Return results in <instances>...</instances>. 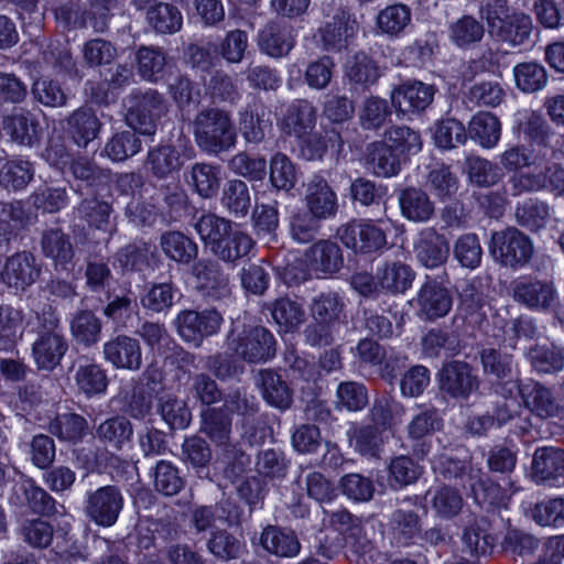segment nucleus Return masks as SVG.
Returning a JSON list of instances; mask_svg holds the SVG:
<instances>
[{
    "label": "nucleus",
    "instance_id": "1",
    "mask_svg": "<svg viewBox=\"0 0 564 564\" xmlns=\"http://www.w3.org/2000/svg\"><path fill=\"white\" fill-rule=\"evenodd\" d=\"M191 127L197 147L208 154L226 152L236 144V128L225 110L204 108L195 115Z\"/></svg>",
    "mask_w": 564,
    "mask_h": 564
},
{
    "label": "nucleus",
    "instance_id": "2",
    "mask_svg": "<svg viewBox=\"0 0 564 564\" xmlns=\"http://www.w3.org/2000/svg\"><path fill=\"white\" fill-rule=\"evenodd\" d=\"M226 345L236 357L250 364L267 361L275 355V339L270 330L240 321L232 323Z\"/></svg>",
    "mask_w": 564,
    "mask_h": 564
},
{
    "label": "nucleus",
    "instance_id": "3",
    "mask_svg": "<svg viewBox=\"0 0 564 564\" xmlns=\"http://www.w3.org/2000/svg\"><path fill=\"white\" fill-rule=\"evenodd\" d=\"M35 324L37 337L32 344V356L39 369L53 370L66 354L67 341L51 307L35 315Z\"/></svg>",
    "mask_w": 564,
    "mask_h": 564
},
{
    "label": "nucleus",
    "instance_id": "4",
    "mask_svg": "<svg viewBox=\"0 0 564 564\" xmlns=\"http://www.w3.org/2000/svg\"><path fill=\"white\" fill-rule=\"evenodd\" d=\"M489 252L498 264L517 270L531 261L534 247L529 236L508 227L491 234Z\"/></svg>",
    "mask_w": 564,
    "mask_h": 564
},
{
    "label": "nucleus",
    "instance_id": "5",
    "mask_svg": "<svg viewBox=\"0 0 564 564\" xmlns=\"http://www.w3.org/2000/svg\"><path fill=\"white\" fill-rule=\"evenodd\" d=\"M128 124L142 134L155 132V121L164 112L165 105L161 94L149 89L133 90L124 100Z\"/></svg>",
    "mask_w": 564,
    "mask_h": 564
},
{
    "label": "nucleus",
    "instance_id": "6",
    "mask_svg": "<svg viewBox=\"0 0 564 564\" xmlns=\"http://www.w3.org/2000/svg\"><path fill=\"white\" fill-rule=\"evenodd\" d=\"M517 389L523 405L540 419L556 417L562 414L563 406L550 388L539 381L529 379L524 382L507 381L502 384V393L511 395Z\"/></svg>",
    "mask_w": 564,
    "mask_h": 564
},
{
    "label": "nucleus",
    "instance_id": "7",
    "mask_svg": "<svg viewBox=\"0 0 564 564\" xmlns=\"http://www.w3.org/2000/svg\"><path fill=\"white\" fill-rule=\"evenodd\" d=\"M221 323L223 317L216 310H186L180 312L175 319L178 335L195 347H199L205 337L218 333Z\"/></svg>",
    "mask_w": 564,
    "mask_h": 564
},
{
    "label": "nucleus",
    "instance_id": "8",
    "mask_svg": "<svg viewBox=\"0 0 564 564\" xmlns=\"http://www.w3.org/2000/svg\"><path fill=\"white\" fill-rule=\"evenodd\" d=\"M511 294L516 302L530 308L547 311L557 301L553 282L532 276H522L511 283Z\"/></svg>",
    "mask_w": 564,
    "mask_h": 564
},
{
    "label": "nucleus",
    "instance_id": "9",
    "mask_svg": "<svg viewBox=\"0 0 564 564\" xmlns=\"http://www.w3.org/2000/svg\"><path fill=\"white\" fill-rule=\"evenodd\" d=\"M341 243L360 253H371L386 243V234L370 221L352 220L341 225L337 230Z\"/></svg>",
    "mask_w": 564,
    "mask_h": 564
},
{
    "label": "nucleus",
    "instance_id": "10",
    "mask_svg": "<svg viewBox=\"0 0 564 564\" xmlns=\"http://www.w3.org/2000/svg\"><path fill=\"white\" fill-rule=\"evenodd\" d=\"M123 508V497L119 488L104 486L89 494L86 513L91 521L101 527L113 525Z\"/></svg>",
    "mask_w": 564,
    "mask_h": 564
},
{
    "label": "nucleus",
    "instance_id": "11",
    "mask_svg": "<svg viewBox=\"0 0 564 564\" xmlns=\"http://www.w3.org/2000/svg\"><path fill=\"white\" fill-rule=\"evenodd\" d=\"M357 30L355 15L349 10L338 7L332 19L319 28L318 34L326 51L340 52L348 45Z\"/></svg>",
    "mask_w": 564,
    "mask_h": 564
},
{
    "label": "nucleus",
    "instance_id": "12",
    "mask_svg": "<svg viewBox=\"0 0 564 564\" xmlns=\"http://www.w3.org/2000/svg\"><path fill=\"white\" fill-rule=\"evenodd\" d=\"M435 87L423 82H406L391 93V102L402 115L425 110L433 101Z\"/></svg>",
    "mask_w": 564,
    "mask_h": 564
},
{
    "label": "nucleus",
    "instance_id": "13",
    "mask_svg": "<svg viewBox=\"0 0 564 564\" xmlns=\"http://www.w3.org/2000/svg\"><path fill=\"white\" fill-rule=\"evenodd\" d=\"M104 358L116 369L137 371L142 366L139 340L128 335H117L104 344Z\"/></svg>",
    "mask_w": 564,
    "mask_h": 564
},
{
    "label": "nucleus",
    "instance_id": "14",
    "mask_svg": "<svg viewBox=\"0 0 564 564\" xmlns=\"http://www.w3.org/2000/svg\"><path fill=\"white\" fill-rule=\"evenodd\" d=\"M40 275V268L32 254L20 252L11 256L0 268V282L9 288L24 291Z\"/></svg>",
    "mask_w": 564,
    "mask_h": 564
},
{
    "label": "nucleus",
    "instance_id": "15",
    "mask_svg": "<svg viewBox=\"0 0 564 564\" xmlns=\"http://www.w3.org/2000/svg\"><path fill=\"white\" fill-rule=\"evenodd\" d=\"M305 208L322 220L332 218L338 210L335 191L321 175H314L305 186Z\"/></svg>",
    "mask_w": 564,
    "mask_h": 564
},
{
    "label": "nucleus",
    "instance_id": "16",
    "mask_svg": "<svg viewBox=\"0 0 564 564\" xmlns=\"http://www.w3.org/2000/svg\"><path fill=\"white\" fill-rule=\"evenodd\" d=\"M295 42L293 28L281 21H270L258 34L260 51L272 58L288 56Z\"/></svg>",
    "mask_w": 564,
    "mask_h": 564
},
{
    "label": "nucleus",
    "instance_id": "17",
    "mask_svg": "<svg viewBox=\"0 0 564 564\" xmlns=\"http://www.w3.org/2000/svg\"><path fill=\"white\" fill-rule=\"evenodd\" d=\"M414 301L419 316L429 321L447 315L453 304L451 292L435 281L422 285Z\"/></svg>",
    "mask_w": 564,
    "mask_h": 564
},
{
    "label": "nucleus",
    "instance_id": "18",
    "mask_svg": "<svg viewBox=\"0 0 564 564\" xmlns=\"http://www.w3.org/2000/svg\"><path fill=\"white\" fill-rule=\"evenodd\" d=\"M440 387L452 397L467 398L478 388V380L468 364L452 361L440 371Z\"/></svg>",
    "mask_w": 564,
    "mask_h": 564
},
{
    "label": "nucleus",
    "instance_id": "19",
    "mask_svg": "<svg viewBox=\"0 0 564 564\" xmlns=\"http://www.w3.org/2000/svg\"><path fill=\"white\" fill-rule=\"evenodd\" d=\"M414 250L419 262L429 269L444 264L449 254L447 239L434 228H425L420 232Z\"/></svg>",
    "mask_w": 564,
    "mask_h": 564
},
{
    "label": "nucleus",
    "instance_id": "20",
    "mask_svg": "<svg viewBox=\"0 0 564 564\" xmlns=\"http://www.w3.org/2000/svg\"><path fill=\"white\" fill-rule=\"evenodd\" d=\"M198 286L215 299H221L230 294L229 275L224 272L221 265L212 260H200L192 267Z\"/></svg>",
    "mask_w": 564,
    "mask_h": 564
},
{
    "label": "nucleus",
    "instance_id": "21",
    "mask_svg": "<svg viewBox=\"0 0 564 564\" xmlns=\"http://www.w3.org/2000/svg\"><path fill=\"white\" fill-rule=\"evenodd\" d=\"M316 124V108L305 99L293 101L280 122L281 130L297 139L310 134Z\"/></svg>",
    "mask_w": 564,
    "mask_h": 564
},
{
    "label": "nucleus",
    "instance_id": "22",
    "mask_svg": "<svg viewBox=\"0 0 564 564\" xmlns=\"http://www.w3.org/2000/svg\"><path fill=\"white\" fill-rule=\"evenodd\" d=\"M271 126V111L260 101L249 104L239 115L240 131L247 142L263 141Z\"/></svg>",
    "mask_w": 564,
    "mask_h": 564
},
{
    "label": "nucleus",
    "instance_id": "23",
    "mask_svg": "<svg viewBox=\"0 0 564 564\" xmlns=\"http://www.w3.org/2000/svg\"><path fill=\"white\" fill-rule=\"evenodd\" d=\"M534 25L532 18L523 12L511 13L508 21L490 34L495 41L511 48L529 44Z\"/></svg>",
    "mask_w": 564,
    "mask_h": 564
},
{
    "label": "nucleus",
    "instance_id": "24",
    "mask_svg": "<svg viewBox=\"0 0 564 564\" xmlns=\"http://www.w3.org/2000/svg\"><path fill=\"white\" fill-rule=\"evenodd\" d=\"M564 476V451L560 447L545 446L534 452L532 477L538 484H546Z\"/></svg>",
    "mask_w": 564,
    "mask_h": 564
},
{
    "label": "nucleus",
    "instance_id": "25",
    "mask_svg": "<svg viewBox=\"0 0 564 564\" xmlns=\"http://www.w3.org/2000/svg\"><path fill=\"white\" fill-rule=\"evenodd\" d=\"M401 215L413 223L429 221L435 212L434 202L422 188L406 187L398 195Z\"/></svg>",
    "mask_w": 564,
    "mask_h": 564
},
{
    "label": "nucleus",
    "instance_id": "26",
    "mask_svg": "<svg viewBox=\"0 0 564 564\" xmlns=\"http://www.w3.org/2000/svg\"><path fill=\"white\" fill-rule=\"evenodd\" d=\"M305 258L307 265L316 276L337 272L343 264L339 247L329 240L315 242L306 250Z\"/></svg>",
    "mask_w": 564,
    "mask_h": 564
},
{
    "label": "nucleus",
    "instance_id": "27",
    "mask_svg": "<svg viewBox=\"0 0 564 564\" xmlns=\"http://www.w3.org/2000/svg\"><path fill=\"white\" fill-rule=\"evenodd\" d=\"M202 426L200 430L205 433L217 446L225 448L226 453L235 449L231 444V417L225 412L223 408H207L202 411Z\"/></svg>",
    "mask_w": 564,
    "mask_h": 564
},
{
    "label": "nucleus",
    "instance_id": "28",
    "mask_svg": "<svg viewBox=\"0 0 564 564\" xmlns=\"http://www.w3.org/2000/svg\"><path fill=\"white\" fill-rule=\"evenodd\" d=\"M419 408L420 411L412 416L406 425V433L412 441H423L420 448H414V452L425 456L429 453L425 440L442 429L443 420L436 409Z\"/></svg>",
    "mask_w": 564,
    "mask_h": 564
},
{
    "label": "nucleus",
    "instance_id": "29",
    "mask_svg": "<svg viewBox=\"0 0 564 564\" xmlns=\"http://www.w3.org/2000/svg\"><path fill=\"white\" fill-rule=\"evenodd\" d=\"M389 530L394 544L398 546L410 545L421 535V518L413 510L397 509L390 517Z\"/></svg>",
    "mask_w": 564,
    "mask_h": 564
},
{
    "label": "nucleus",
    "instance_id": "30",
    "mask_svg": "<svg viewBox=\"0 0 564 564\" xmlns=\"http://www.w3.org/2000/svg\"><path fill=\"white\" fill-rule=\"evenodd\" d=\"M95 435L105 447L121 451L131 442L133 426L126 416L116 415L101 422L96 427Z\"/></svg>",
    "mask_w": 564,
    "mask_h": 564
},
{
    "label": "nucleus",
    "instance_id": "31",
    "mask_svg": "<svg viewBox=\"0 0 564 564\" xmlns=\"http://www.w3.org/2000/svg\"><path fill=\"white\" fill-rule=\"evenodd\" d=\"M68 132L74 142L86 148L89 142L95 140L101 129V122L90 108H79L75 110L67 119Z\"/></svg>",
    "mask_w": 564,
    "mask_h": 564
},
{
    "label": "nucleus",
    "instance_id": "32",
    "mask_svg": "<svg viewBox=\"0 0 564 564\" xmlns=\"http://www.w3.org/2000/svg\"><path fill=\"white\" fill-rule=\"evenodd\" d=\"M160 247L169 259L183 265L189 264L198 256L197 243L181 231H166L162 234Z\"/></svg>",
    "mask_w": 564,
    "mask_h": 564
},
{
    "label": "nucleus",
    "instance_id": "33",
    "mask_svg": "<svg viewBox=\"0 0 564 564\" xmlns=\"http://www.w3.org/2000/svg\"><path fill=\"white\" fill-rule=\"evenodd\" d=\"M377 279L382 290L393 294L404 293L411 288L415 272L406 263L391 261L377 270Z\"/></svg>",
    "mask_w": 564,
    "mask_h": 564
},
{
    "label": "nucleus",
    "instance_id": "34",
    "mask_svg": "<svg viewBox=\"0 0 564 564\" xmlns=\"http://www.w3.org/2000/svg\"><path fill=\"white\" fill-rule=\"evenodd\" d=\"M496 542V536L490 532V523L485 517L475 518L465 528L463 543L473 555L490 554Z\"/></svg>",
    "mask_w": 564,
    "mask_h": 564
},
{
    "label": "nucleus",
    "instance_id": "35",
    "mask_svg": "<svg viewBox=\"0 0 564 564\" xmlns=\"http://www.w3.org/2000/svg\"><path fill=\"white\" fill-rule=\"evenodd\" d=\"M405 413L403 404L393 397L383 394L373 400L368 417L373 426L381 431L398 425Z\"/></svg>",
    "mask_w": 564,
    "mask_h": 564
},
{
    "label": "nucleus",
    "instance_id": "36",
    "mask_svg": "<svg viewBox=\"0 0 564 564\" xmlns=\"http://www.w3.org/2000/svg\"><path fill=\"white\" fill-rule=\"evenodd\" d=\"M468 134L480 147L492 149L500 140L501 123L491 112L479 111L469 121Z\"/></svg>",
    "mask_w": 564,
    "mask_h": 564
},
{
    "label": "nucleus",
    "instance_id": "37",
    "mask_svg": "<svg viewBox=\"0 0 564 564\" xmlns=\"http://www.w3.org/2000/svg\"><path fill=\"white\" fill-rule=\"evenodd\" d=\"M527 358L532 369L541 375L557 373L564 368V349L553 344L532 346Z\"/></svg>",
    "mask_w": 564,
    "mask_h": 564
},
{
    "label": "nucleus",
    "instance_id": "38",
    "mask_svg": "<svg viewBox=\"0 0 564 564\" xmlns=\"http://www.w3.org/2000/svg\"><path fill=\"white\" fill-rule=\"evenodd\" d=\"M118 399L122 403V410L133 419H143L152 408L151 395L134 380H129L120 387Z\"/></svg>",
    "mask_w": 564,
    "mask_h": 564
},
{
    "label": "nucleus",
    "instance_id": "39",
    "mask_svg": "<svg viewBox=\"0 0 564 564\" xmlns=\"http://www.w3.org/2000/svg\"><path fill=\"white\" fill-rule=\"evenodd\" d=\"M37 121L34 116L23 109H14L2 120V128L11 140L30 145L36 137Z\"/></svg>",
    "mask_w": 564,
    "mask_h": 564
},
{
    "label": "nucleus",
    "instance_id": "40",
    "mask_svg": "<svg viewBox=\"0 0 564 564\" xmlns=\"http://www.w3.org/2000/svg\"><path fill=\"white\" fill-rule=\"evenodd\" d=\"M330 524L340 533L345 534L346 545L356 553H366L370 549L369 541L361 536L362 528L358 518L346 510H338L330 514Z\"/></svg>",
    "mask_w": 564,
    "mask_h": 564
},
{
    "label": "nucleus",
    "instance_id": "41",
    "mask_svg": "<svg viewBox=\"0 0 564 564\" xmlns=\"http://www.w3.org/2000/svg\"><path fill=\"white\" fill-rule=\"evenodd\" d=\"M145 19L151 29L160 34H174L183 25V15L178 8L166 2H158L150 7Z\"/></svg>",
    "mask_w": 564,
    "mask_h": 564
},
{
    "label": "nucleus",
    "instance_id": "42",
    "mask_svg": "<svg viewBox=\"0 0 564 564\" xmlns=\"http://www.w3.org/2000/svg\"><path fill=\"white\" fill-rule=\"evenodd\" d=\"M425 498L436 517L446 520L458 516L464 507L460 492L448 486L438 487L434 490L430 489Z\"/></svg>",
    "mask_w": 564,
    "mask_h": 564
},
{
    "label": "nucleus",
    "instance_id": "43",
    "mask_svg": "<svg viewBox=\"0 0 564 564\" xmlns=\"http://www.w3.org/2000/svg\"><path fill=\"white\" fill-rule=\"evenodd\" d=\"M345 76L355 85L367 87L380 76L376 62L364 52L355 53L345 63Z\"/></svg>",
    "mask_w": 564,
    "mask_h": 564
},
{
    "label": "nucleus",
    "instance_id": "44",
    "mask_svg": "<svg viewBox=\"0 0 564 564\" xmlns=\"http://www.w3.org/2000/svg\"><path fill=\"white\" fill-rule=\"evenodd\" d=\"M259 384L264 400L272 406L285 410L292 403V393L281 377L272 370L259 373Z\"/></svg>",
    "mask_w": 564,
    "mask_h": 564
},
{
    "label": "nucleus",
    "instance_id": "45",
    "mask_svg": "<svg viewBox=\"0 0 564 564\" xmlns=\"http://www.w3.org/2000/svg\"><path fill=\"white\" fill-rule=\"evenodd\" d=\"M182 165L178 151L171 144L158 145L148 153L147 166L156 177H166L178 171Z\"/></svg>",
    "mask_w": 564,
    "mask_h": 564
},
{
    "label": "nucleus",
    "instance_id": "46",
    "mask_svg": "<svg viewBox=\"0 0 564 564\" xmlns=\"http://www.w3.org/2000/svg\"><path fill=\"white\" fill-rule=\"evenodd\" d=\"M41 247L43 254L52 259L56 265L68 263L74 256L68 236L58 228H51L43 232Z\"/></svg>",
    "mask_w": 564,
    "mask_h": 564
},
{
    "label": "nucleus",
    "instance_id": "47",
    "mask_svg": "<svg viewBox=\"0 0 564 564\" xmlns=\"http://www.w3.org/2000/svg\"><path fill=\"white\" fill-rule=\"evenodd\" d=\"M367 164L373 174L390 177L398 174L400 163L393 150L383 142H373L367 149Z\"/></svg>",
    "mask_w": 564,
    "mask_h": 564
},
{
    "label": "nucleus",
    "instance_id": "48",
    "mask_svg": "<svg viewBox=\"0 0 564 564\" xmlns=\"http://www.w3.org/2000/svg\"><path fill=\"white\" fill-rule=\"evenodd\" d=\"M518 225L536 231L546 225L550 217V206L538 198H528L518 203L514 209Z\"/></svg>",
    "mask_w": 564,
    "mask_h": 564
},
{
    "label": "nucleus",
    "instance_id": "49",
    "mask_svg": "<svg viewBox=\"0 0 564 564\" xmlns=\"http://www.w3.org/2000/svg\"><path fill=\"white\" fill-rule=\"evenodd\" d=\"M322 219L306 208H297L289 217V234L299 243L313 241L321 230Z\"/></svg>",
    "mask_w": 564,
    "mask_h": 564
},
{
    "label": "nucleus",
    "instance_id": "50",
    "mask_svg": "<svg viewBox=\"0 0 564 564\" xmlns=\"http://www.w3.org/2000/svg\"><path fill=\"white\" fill-rule=\"evenodd\" d=\"M261 544L268 552L284 557L295 556L301 549L293 532H286L276 527H268L263 530Z\"/></svg>",
    "mask_w": 564,
    "mask_h": 564
},
{
    "label": "nucleus",
    "instance_id": "51",
    "mask_svg": "<svg viewBox=\"0 0 564 564\" xmlns=\"http://www.w3.org/2000/svg\"><path fill=\"white\" fill-rule=\"evenodd\" d=\"M75 381L87 397L105 393L109 383L106 370L94 362L80 364L75 373Z\"/></svg>",
    "mask_w": 564,
    "mask_h": 564
},
{
    "label": "nucleus",
    "instance_id": "52",
    "mask_svg": "<svg viewBox=\"0 0 564 564\" xmlns=\"http://www.w3.org/2000/svg\"><path fill=\"white\" fill-rule=\"evenodd\" d=\"M195 229L203 242L214 253L216 247L226 238L232 229L229 220L215 214L202 215L195 224Z\"/></svg>",
    "mask_w": 564,
    "mask_h": 564
},
{
    "label": "nucleus",
    "instance_id": "53",
    "mask_svg": "<svg viewBox=\"0 0 564 564\" xmlns=\"http://www.w3.org/2000/svg\"><path fill=\"white\" fill-rule=\"evenodd\" d=\"M221 204L232 216L246 217L251 205L247 184L241 180L228 181L223 189Z\"/></svg>",
    "mask_w": 564,
    "mask_h": 564
},
{
    "label": "nucleus",
    "instance_id": "54",
    "mask_svg": "<svg viewBox=\"0 0 564 564\" xmlns=\"http://www.w3.org/2000/svg\"><path fill=\"white\" fill-rule=\"evenodd\" d=\"M388 471L391 488L402 489L417 481L423 467L410 456L400 455L391 459Z\"/></svg>",
    "mask_w": 564,
    "mask_h": 564
},
{
    "label": "nucleus",
    "instance_id": "55",
    "mask_svg": "<svg viewBox=\"0 0 564 564\" xmlns=\"http://www.w3.org/2000/svg\"><path fill=\"white\" fill-rule=\"evenodd\" d=\"M383 443L382 431L373 425L356 427L350 436L355 451L367 458H380Z\"/></svg>",
    "mask_w": 564,
    "mask_h": 564
},
{
    "label": "nucleus",
    "instance_id": "56",
    "mask_svg": "<svg viewBox=\"0 0 564 564\" xmlns=\"http://www.w3.org/2000/svg\"><path fill=\"white\" fill-rule=\"evenodd\" d=\"M269 175L271 185L278 191L290 192L297 182L296 166L283 153H276L271 158Z\"/></svg>",
    "mask_w": 564,
    "mask_h": 564
},
{
    "label": "nucleus",
    "instance_id": "57",
    "mask_svg": "<svg viewBox=\"0 0 564 564\" xmlns=\"http://www.w3.org/2000/svg\"><path fill=\"white\" fill-rule=\"evenodd\" d=\"M485 28L471 15H464L449 26V40L460 48H467L481 41Z\"/></svg>",
    "mask_w": 564,
    "mask_h": 564
},
{
    "label": "nucleus",
    "instance_id": "58",
    "mask_svg": "<svg viewBox=\"0 0 564 564\" xmlns=\"http://www.w3.org/2000/svg\"><path fill=\"white\" fill-rule=\"evenodd\" d=\"M368 403L367 388L357 381H343L337 386L335 408L356 412L362 410Z\"/></svg>",
    "mask_w": 564,
    "mask_h": 564
},
{
    "label": "nucleus",
    "instance_id": "59",
    "mask_svg": "<svg viewBox=\"0 0 564 564\" xmlns=\"http://www.w3.org/2000/svg\"><path fill=\"white\" fill-rule=\"evenodd\" d=\"M87 430V421L84 416L75 413L57 415L50 422L48 431L61 441L77 442Z\"/></svg>",
    "mask_w": 564,
    "mask_h": 564
},
{
    "label": "nucleus",
    "instance_id": "60",
    "mask_svg": "<svg viewBox=\"0 0 564 564\" xmlns=\"http://www.w3.org/2000/svg\"><path fill=\"white\" fill-rule=\"evenodd\" d=\"M253 245V240L249 235L231 229L226 238L216 247L214 254L224 261L234 262L248 256Z\"/></svg>",
    "mask_w": 564,
    "mask_h": 564
},
{
    "label": "nucleus",
    "instance_id": "61",
    "mask_svg": "<svg viewBox=\"0 0 564 564\" xmlns=\"http://www.w3.org/2000/svg\"><path fill=\"white\" fill-rule=\"evenodd\" d=\"M159 412L163 421L174 430L186 429L192 420L186 402L172 394L163 395L160 399Z\"/></svg>",
    "mask_w": 564,
    "mask_h": 564
},
{
    "label": "nucleus",
    "instance_id": "62",
    "mask_svg": "<svg viewBox=\"0 0 564 564\" xmlns=\"http://www.w3.org/2000/svg\"><path fill=\"white\" fill-rule=\"evenodd\" d=\"M343 311V300L334 292L321 293L313 299L311 304V313L316 322L339 325Z\"/></svg>",
    "mask_w": 564,
    "mask_h": 564
},
{
    "label": "nucleus",
    "instance_id": "63",
    "mask_svg": "<svg viewBox=\"0 0 564 564\" xmlns=\"http://www.w3.org/2000/svg\"><path fill=\"white\" fill-rule=\"evenodd\" d=\"M207 550L219 560L230 561L241 557L246 546L226 530H216L207 541Z\"/></svg>",
    "mask_w": 564,
    "mask_h": 564
},
{
    "label": "nucleus",
    "instance_id": "64",
    "mask_svg": "<svg viewBox=\"0 0 564 564\" xmlns=\"http://www.w3.org/2000/svg\"><path fill=\"white\" fill-rule=\"evenodd\" d=\"M517 87L524 93L542 89L547 83L545 68L535 62L520 63L513 68Z\"/></svg>",
    "mask_w": 564,
    "mask_h": 564
}]
</instances>
